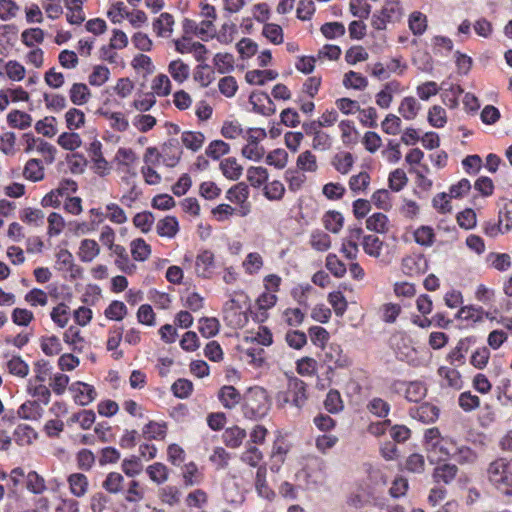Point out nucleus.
Here are the masks:
<instances>
[{
	"label": "nucleus",
	"instance_id": "f257e3e1",
	"mask_svg": "<svg viewBox=\"0 0 512 512\" xmlns=\"http://www.w3.org/2000/svg\"><path fill=\"white\" fill-rule=\"evenodd\" d=\"M275 400L278 408L297 416L308 400L307 384L297 377H290L286 388L276 394Z\"/></svg>",
	"mask_w": 512,
	"mask_h": 512
},
{
	"label": "nucleus",
	"instance_id": "f03ea898",
	"mask_svg": "<svg viewBox=\"0 0 512 512\" xmlns=\"http://www.w3.org/2000/svg\"><path fill=\"white\" fill-rule=\"evenodd\" d=\"M489 482L503 494L512 496V458H498L487 469Z\"/></svg>",
	"mask_w": 512,
	"mask_h": 512
},
{
	"label": "nucleus",
	"instance_id": "7ed1b4c3",
	"mask_svg": "<svg viewBox=\"0 0 512 512\" xmlns=\"http://www.w3.org/2000/svg\"><path fill=\"white\" fill-rule=\"evenodd\" d=\"M426 450L429 453L431 461L445 460L453 456L456 442L451 438L442 437L437 428H430L425 432Z\"/></svg>",
	"mask_w": 512,
	"mask_h": 512
},
{
	"label": "nucleus",
	"instance_id": "20e7f679",
	"mask_svg": "<svg viewBox=\"0 0 512 512\" xmlns=\"http://www.w3.org/2000/svg\"><path fill=\"white\" fill-rule=\"evenodd\" d=\"M269 410L267 391L262 387L250 388L244 396L243 413L246 418L257 419Z\"/></svg>",
	"mask_w": 512,
	"mask_h": 512
},
{
	"label": "nucleus",
	"instance_id": "39448f33",
	"mask_svg": "<svg viewBox=\"0 0 512 512\" xmlns=\"http://www.w3.org/2000/svg\"><path fill=\"white\" fill-rule=\"evenodd\" d=\"M248 196V186L243 182L234 185L227 191L226 198L230 202L240 205L237 214L241 217H245L250 213V205L247 203Z\"/></svg>",
	"mask_w": 512,
	"mask_h": 512
},
{
	"label": "nucleus",
	"instance_id": "423d86ee",
	"mask_svg": "<svg viewBox=\"0 0 512 512\" xmlns=\"http://www.w3.org/2000/svg\"><path fill=\"white\" fill-rule=\"evenodd\" d=\"M224 319L229 326L242 327L247 321V317L241 311L239 302L231 298L223 307Z\"/></svg>",
	"mask_w": 512,
	"mask_h": 512
},
{
	"label": "nucleus",
	"instance_id": "0eeeda50",
	"mask_svg": "<svg viewBox=\"0 0 512 512\" xmlns=\"http://www.w3.org/2000/svg\"><path fill=\"white\" fill-rule=\"evenodd\" d=\"M249 102L253 106V110L261 115L270 116L276 112L275 105L267 93H252Z\"/></svg>",
	"mask_w": 512,
	"mask_h": 512
},
{
	"label": "nucleus",
	"instance_id": "6e6552de",
	"mask_svg": "<svg viewBox=\"0 0 512 512\" xmlns=\"http://www.w3.org/2000/svg\"><path fill=\"white\" fill-rule=\"evenodd\" d=\"M401 268L406 275H420L426 272L427 261L422 255L407 256L402 259Z\"/></svg>",
	"mask_w": 512,
	"mask_h": 512
},
{
	"label": "nucleus",
	"instance_id": "1a4fd4ad",
	"mask_svg": "<svg viewBox=\"0 0 512 512\" xmlns=\"http://www.w3.org/2000/svg\"><path fill=\"white\" fill-rule=\"evenodd\" d=\"M214 268V254L209 250L200 252L195 261V272L202 278H210Z\"/></svg>",
	"mask_w": 512,
	"mask_h": 512
},
{
	"label": "nucleus",
	"instance_id": "9d476101",
	"mask_svg": "<svg viewBox=\"0 0 512 512\" xmlns=\"http://www.w3.org/2000/svg\"><path fill=\"white\" fill-rule=\"evenodd\" d=\"M411 416L423 423H433L439 417V408L430 403H423L411 410Z\"/></svg>",
	"mask_w": 512,
	"mask_h": 512
},
{
	"label": "nucleus",
	"instance_id": "9b49d317",
	"mask_svg": "<svg viewBox=\"0 0 512 512\" xmlns=\"http://www.w3.org/2000/svg\"><path fill=\"white\" fill-rule=\"evenodd\" d=\"M70 389L75 392V401L81 406L90 404L96 398L95 389L86 383H74Z\"/></svg>",
	"mask_w": 512,
	"mask_h": 512
},
{
	"label": "nucleus",
	"instance_id": "f8f14e48",
	"mask_svg": "<svg viewBox=\"0 0 512 512\" xmlns=\"http://www.w3.org/2000/svg\"><path fill=\"white\" fill-rule=\"evenodd\" d=\"M174 17L169 13H161L153 22V30L157 36L168 38L173 33Z\"/></svg>",
	"mask_w": 512,
	"mask_h": 512
},
{
	"label": "nucleus",
	"instance_id": "ddd939ff",
	"mask_svg": "<svg viewBox=\"0 0 512 512\" xmlns=\"http://www.w3.org/2000/svg\"><path fill=\"white\" fill-rule=\"evenodd\" d=\"M289 451V445L285 442L283 438H278L272 447L271 451V470L278 471L281 464L284 463L286 454Z\"/></svg>",
	"mask_w": 512,
	"mask_h": 512
},
{
	"label": "nucleus",
	"instance_id": "4468645a",
	"mask_svg": "<svg viewBox=\"0 0 512 512\" xmlns=\"http://www.w3.org/2000/svg\"><path fill=\"white\" fill-rule=\"evenodd\" d=\"M156 231L161 237L174 238L179 231V223L175 217L166 216L157 222Z\"/></svg>",
	"mask_w": 512,
	"mask_h": 512
},
{
	"label": "nucleus",
	"instance_id": "2eb2a0df",
	"mask_svg": "<svg viewBox=\"0 0 512 512\" xmlns=\"http://www.w3.org/2000/svg\"><path fill=\"white\" fill-rule=\"evenodd\" d=\"M67 482L69 484L71 494L75 497H83L88 491V479L82 473L71 474L68 477Z\"/></svg>",
	"mask_w": 512,
	"mask_h": 512
},
{
	"label": "nucleus",
	"instance_id": "dca6fc26",
	"mask_svg": "<svg viewBox=\"0 0 512 512\" xmlns=\"http://www.w3.org/2000/svg\"><path fill=\"white\" fill-rule=\"evenodd\" d=\"M512 228V204H505L503 209L499 212V220L497 228L492 227L491 231L487 230L490 235H495L497 232L505 233Z\"/></svg>",
	"mask_w": 512,
	"mask_h": 512
},
{
	"label": "nucleus",
	"instance_id": "f3484780",
	"mask_svg": "<svg viewBox=\"0 0 512 512\" xmlns=\"http://www.w3.org/2000/svg\"><path fill=\"white\" fill-rule=\"evenodd\" d=\"M401 386H405V398L411 402H418L422 400L427 393L425 384L421 381H412L409 383H399Z\"/></svg>",
	"mask_w": 512,
	"mask_h": 512
},
{
	"label": "nucleus",
	"instance_id": "a211bd4d",
	"mask_svg": "<svg viewBox=\"0 0 512 512\" xmlns=\"http://www.w3.org/2000/svg\"><path fill=\"white\" fill-rule=\"evenodd\" d=\"M218 397L222 405L227 409L234 408L242 399L240 392L233 386H223L219 391Z\"/></svg>",
	"mask_w": 512,
	"mask_h": 512
},
{
	"label": "nucleus",
	"instance_id": "6ab92c4d",
	"mask_svg": "<svg viewBox=\"0 0 512 512\" xmlns=\"http://www.w3.org/2000/svg\"><path fill=\"white\" fill-rule=\"evenodd\" d=\"M457 472L458 468L456 465L445 463L434 469L433 479L437 483L450 484L455 479Z\"/></svg>",
	"mask_w": 512,
	"mask_h": 512
},
{
	"label": "nucleus",
	"instance_id": "aec40b11",
	"mask_svg": "<svg viewBox=\"0 0 512 512\" xmlns=\"http://www.w3.org/2000/svg\"><path fill=\"white\" fill-rule=\"evenodd\" d=\"M23 177L32 182L41 181L44 178V167L41 161L29 159L24 166Z\"/></svg>",
	"mask_w": 512,
	"mask_h": 512
},
{
	"label": "nucleus",
	"instance_id": "412c9836",
	"mask_svg": "<svg viewBox=\"0 0 512 512\" xmlns=\"http://www.w3.org/2000/svg\"><path fill=\"white\" fill-rule=\"evenodd\" d=\"M100 253V247L95 240L84 239L80 243L78 256L83 262L93 261Z\"/></svg>",
	"mask_w": 512,
	"mask_h": 512
},
{
	"label": "nucleus",
	"instance_id": "4be33fe9",
	"mask_svg": "<svg viewBox=\"0 0 512 512\" xmlns=\"http://www.w3.org/2000/svg\"><path fill=\"white\" fill-rule=\"evenodd\" d=\"M220 169L223 175L230 180H238L243 173V167L238 163L236 158L233 157L222 160Z\"/></svg>",
	"mask_w": 512,
	"mask_h": 512
},
{
	"label": "nucleus",
	"instance_id": "5701e85b",
	"mask_svg": "<svg viewBox=\"0 0 512 512\" xmlns=\"http://www.w3.org/2000/svg\"><path fill=\"white\" fill-rule=\"evenodd\" d=\"M246 438V431L238 426L227 428L223 433V441L230 448L239 447Z\"/></svg>",
	"mask_w": 512,
	"mask_h": 512
},
{
	"label": "nucleus",
	"instance_id": "b1692460",
	"mask_svg": "<svg viewBox=\"0 0 512 512\" xmlns=\"http://www.w3.org/2000/svg\"><path fill=\"white\" fill-rule=\"evenodd\" d=\"M45 39V32L39 27L28 28L21 33V42L29 48H34L37 44H42Z\"/></svg>",
	"mask_w": 512,
	"mask_h": 512
},
{
	"label": "nucleus",
	"instance_id": "393cba45",
	"mask_svg": "<svg viewBox=\"0 0 512 512\" xmlns=\"http://www.w3.org/2000/svg\"><path fill=\"white\" fill-rule=\"evenodd\" d=\"M168 72L176 82L183 83L190 75V68L181 59H176L169 63Z\"/></svg>",
	"mask_w": 512,
	"mask_h": 512
},
{
	"label": "nucleus",
	"instance_id": "a878e982",
	"mask_svg": "<svg viewBox=\"0 0 512 512\" xmlns=\"http://www.w3.org/2000/svg\"><path fill=\"white\" fill-rule=\"evenodd\" d=\"M3 73L14 82L22 81L26 75V68L17 60H9L3 66Z\"/></svg>",
	"mask_w": 512,
	"mask_h": 512
},
{
	"label": "nucleus",
	"instance_id": "bb28decb",
	"mask_svg": "<svg viewBox=\"0 0 512 512\" xmlns=\"http://www.w3.org/2000/svg\"><path fill=\"white\" fill-rule=\"evenodd\" d=\"M7 122L14 128L24 130L32 125V117L26 112L12 110L7 115Z\"/></svg>",
	"mask_w": 512,
	"mask_h": 512
},
{
	"label": "nucleus",
	"instance_id": "cd10ccee",
	"mask_svg": "<svg viewBox=\"0 0 512 512\" xmlns=\"http://www.w3.org/2000/svg\"><path fill=\"white\" fill-rule=\"evenodd\" d=\"M383 241L375 235L363 236L362 247L364 252L370 257L379 258L381 256Z\"/></svg>",
	"mask_w": 512,
	"mask_h": 512
},
{
	"label": "nucleus",
	"instance_id": "c85d7f7f",
	"mask_svg": "<svg viewBox=\"0 0 512 512\" xmlns=\"http://www.w3.org/2000/svg\"><path fill=\"white\" fill-rule=\"evenodd\" d=\"M366 228L376 233H386L389 230L388 217L383 213H374L367 218Z\"/></svg>",
	"mask_w": 512,
	"mask_h": 512
},
{
	"label": "nucleus",
	"instance_id": "c756f323",
	"mask_svg": "<svg viewBox=\"0 0 512 512\" xmlns=\"http://www.w3.org/2000/svg\"><path fill=\"white\" fill-rule=\"evenodd\" d=\"M26 488L29 492L40 495L47 489L45 479L36 471H30L25 476Z\"/></svg>",
	"mask_w": 512,
	"mask_h": 512
},
{
	"label": "nucleus",
	"instance_id": "7c9ffc66",
	"mask_svg": "<svg viewBox=\"0 0 512 512\" xmlns=\"http://www.w3.org/2000/svg\"><path fill=\"white\" fill-rule=\"evenodd\" d=\"M90 90L84 83H74L69 91V97L74 105H83L90 99Z\"/></svg>",
	"mask_w": 512,
	"mask_h": 512
},
{
	"label": "nucleus",
	"instance_id": "2f4dec72",
	"mask_svg": "<svg viewBox=\"0 0 512 512\" xmlns=\"http://www.w3.org/2000/svg\"><path fill=\"white\" fill-rule=\"evenodd\" d=\"M278 73L273 70H251L245 75V79L252 85H264L269 80H274Z\"/></svg>",
	"mask_w": 512,
	"mask_h": 512
},
{
	"label": "nucleus",
	"instance_id": "473e14b6",
	"mask_svg": "<svg viewBox=\"0 0 512 512\" xmlns=\"http://www.w3.org/2000/svg\"><path fill=\"white\" fill-rule=\"evenodd\" d=\"M420 110V104L414 97H405L398 108L400 115L406 120L414 119Z\"/></svg>",
	"mask_w": 512,
	"mask_h": 512
},
{
	"label": "nucleus",
	"instance_id": "72a5a7b5",
	"mask_svg": "<svg viewBox=\"0 0 512 512\" xmlns=\"http://www.w3.org/2000/svg\"><path fill=\"white\" fill-rule=\"evenodd\" d=\"M213 22L214 21L211 20H202L199 25H195L193 21L186 20V26L194 28L195 34L205 40L207 38L215 37L216 35Z\"/></svg>",
	"mask_w": 512,
	"mask_h": 512
},
{
	"label": "nucleus",
	"instance_id": "f704fd0d",
	"mask_svg": "<svg viewBox=\"0 0 512 512\" xmlns=\"http://www.w3.org/2000/svg\"><path fill=\"white\" fill-rule=\"evenodd\" d=\"M354 164V157L349 152L337 153L332 160V165L341 174L346 175Z\"/></svg>",
	"mask_w": 512,
	"mask_h": 512
},
{
	"label": "nucleus",
	"instance_id": "c9c22d12",
	"mask_svg": "<svg viewBox=\"0 0 512 512\" xmlns=\"http://www.w3.org/2000/svg\"><path fill=\"white\" fill-rule=\"evenodd\" d=\"M237 33V25L232 21L228 20L221 25L219 31L216 32L215 37L222 44H230L234 41Z\"/></svg>",
	"mask_w": 512,
	"mask_h": 512
},
{
	"label": "nucleus",
	"instance_id": "e433bc0d",
	"mask_svg": "<svg viewBox=\"0 0 512 512\" xmlns=\"http://www.w3.org/2000/svg\"><path fill=\"white\" fill-rule=\"evenodd\" d=\"M58 145L68 151H75L82 145V139L78 133L73 131L63 132L57 139Z\"/></svg>",
	"mask_w": 512,
	"mask_h": 512
},
{
	"label": "nucleus",
	"instance_id": "4c0bfd02",
	"mask_svg": "<svg viewBox=\"0 0 512 512\" xmlns=\"http://www.w3.org/2000/svg\"><path fill=\"white\" fill-rule=\"evenodd\" d=\"M370 175L366 171H361L349 179V188L353 193H365L370 185Z\"/></svg>",
	"mask_w": 512,
	"mask_h": 512
},
{
	"label": "nucleus",
	"instance_id": "58836bf2",
	"mask_svg": "<svg viewBox=\"0 0 512 512\" xmlns=\"http://www.w3.org/2000/svg\"><path fill=\"white\" fill-rule=\"evenodd\" d=\"M199 332L205 338H211L218 334L220 329V323L218 319L214 317H202L198 321Z\"/></svg>",
	"mask_w": 512,
	"mask_h": 512
},
{
	"label": "nucleus",
	"instance_id": "ea45409f",
	"mask_svg": "<svg viewBox=\"0 0 512 512\" xmlns=\"http://www.w3.org/2000/svg\"><path fill=\"white\" fill-rule=\"evenodd\" d=\"M263 265V257L258 252L249 253L242 263L245 273L249 275L257 274L262 269Z\"/></svg>",
	"mask_w": 512,
	"mask_h": 512
},
{
	"label": "nucleus",
	"instance_id": "a19ab883",
	"mask_svg": "<svg viewBox=\"0 0 512 512\" xmlns=\"http://www.w3.org/2000/svg\"><path fill=\"white\" fill-rule=\"evenodd\" d=\"M124 477L118 472H110L103 481V488L112 494H117L124 489Z\"/></svg>",
	"mask_w": 512,
	"mask_h": 512
},
{
	"label": "nucleus",
	"instance_id": "79ce46f5",
	"mask_svg": "<svg viewBox=\"0 0 512 512\" xmlns=\"http://www.w3.org/2000/svg\"><path fill=\"white\" fill-rule=\"evenodd\" d=\"M27 392L36 399L37 403L41 402L47 405L50 401L51 392L44 384H34L32 380L27 385Z\"/></svg>",
	"mask_w": 512,
	"mask_h": 512
},
{
	"label": "nucleus",
	"instance_id": "37998d69",
	"mask_svg": "<svg viewBox=\"0 0 512 512\" xmlns=\"http://www.w3.org/2000/svg\"><path fill=\"white\" fill-rule=\"evenodd\" d=\"M17 415L25 420H37L41 416V408L37 401H26L17 410Z\"/></svg>",
	"mask_w": 512,
	"mask_h": 512
},
{
	"label": "nucleus",
	"instance_id": "c03bdc74",
	"mask_svg": "<svg viewBox=\"0 0 512 512\" xmlns=\"http://www.w3.org/2000/svg\"><path fill=\"white\" fill-rule=\"evenodd\" d=\"M65 123L66 127L70 131L78 130L82 128L85 124V114L83 111L77 108H70L65 113Z\"/></svg>",
	"mask_w": 512,
	"mask_h": 512
},
{
	"label": "nucleus",
	"instance_id": "a18cd8bd",
	"mask_svg": "<svg viewBox=\"0 0 512 512\" xmlns=\"http://www.w3.org/2000/svg\"><path fill=\"white\" fill-rule=\"evenodd\" d=\"M44 218H45L44 212L40 209L28 207V208L23 209L20 212V219L24 223H26L28 225L36 226V227L43 225Z\"/></svg>",
	"mask_w": 512,
	"mask_h": 512
},
{
	"label": "nucleus",
	"instance_id": "49530a36",
	"mask_svg": "<svg viewBox=\"0 0 512 512\" xmlns=\"http://www.w3.org/2000/svg\"><path fill=\"white\" fill-rule=\"evenodd\" d=\"M131 254L136 261H145L151 254V247L142 238L133 240L130 244Z\"/></svg>",
	"mask_w": 512,
	"mask_h": 512
},
{
	"label": "nucleus",
	"instance_id": "de8ad7c7",
	"mask_svg": "<svg viewBox=\"0 0 512 512\" xmlns=\"http://www.w3.org/2000/svg\"><path fill=\"white\" fill-rule=\"evenodd\" d=\"M459 464H474L477 461V453L470 447L456 444L454 448L453 456Z\"/></svg>",
	"mask_w": 512,
	"mask_h": 512
},
{
	"label": "nucleus",
	"instance_id": "09e8293b",
	"mask_svg": "<svg viewBox=\"0 0 512 512\" xmlns=\"http://www.w3.org/2000/svg\"><path fill=\"white\" fill-rule=\"evenodd\" d=\"M146 473L148 474L151 481L158 485L168 480V468L160 462L149 465L146 468Z\"/></svg>",
	"mask_w": 512,
	"mask_h": 512
},
{
	"label": "nucleus",
	"instance_id": "8fccbe9b",
	"mask_svg": "<svg viewBox=\"0 0 512 512\" xmlns=\"http://www.w3.org/2000/svg\"><path fill=\"white\" fill-rule=\"evenodd\" d=\"M268 171L266 168L257 166L250 167L247 169V180L251 184V186L255 188H259L268 180Z\"/></svg>",
	"mask_w": 512,
	"mask_h": 512
},
{
	"label": "nucleus",
	"instance_id": "3c124183",
	"mask_svg": "<svg viewBox=\"0 0 512 512\" xmlns=\"http://www.w3.org/2000/svg\"><path fill=\"white\" fill-rule=\"evenodd\" d=\"M138 160L137 154L131 148H119L115 155V161L118 165L126 169H133V166Z\"/></svg>",
	"mask_w": 512,
	"mask_h": 512
},
{
	"label": "nucleus",
	"instance_id": "603ef678",
	"mask_svg": "<svg viewBox=\"0 0 512 512\" xmlns=\"http://www.w3.org/2000/svg\"><path fill=\"white\" fill-rule=\"evenodd\" d=\"M343 85L346 88L364 90L368 86V80L360 73L351 70L345 73L343 77Z\"/></svg>",
	"mask_w": 512,
	"mask_h": 512
},
{
	"label": "nucleus",
	"instance_id": "864d4df0",
	"mask_svg": "<svg viewBox=\"0 0 512 512\" xmlns=\"http://www.w3.org/2000/svg\"><path fill=\"white\" fill-rule=\"evenodd\" d=\"M204 140L205 137L201 132L185 131L181 135L183 145L192 151H198L202 147Z\"/></svg>",
	"mask_w": 512,
	"mask_h": 512
},
{
	"label": "nucleus",
	"instance_id": "5fc2aeb1",
	"mask_svg": "<svg viewBox=\"0 0 512 512\" xmlns=\"http://www.w3.org/2000/svg\"><path fill=\"white\" fill-rule=\"evenodd\" d=\"M47 223H48L47 234L50 237H55V236L60 235L66 226L63 216L56 212H52L48 215Z\"/></svg>",
	"mask_w": 512,
	"mask_h": 512
},
{
	"label": "nucleus",
	"instance_id": "6e6d98bb",
	"mask_svg": "<svg viewBox=\"0 0 512 512\" xmlns=\"http://www.w3.org/2000/svg\"><path fill=\"white\" fill-rule=\"evenodd\" d=\"M438 374L446 381L447 386L454 389H460L462 387L461 375L455 368L440 367Z\"/></svg>",
	"mask_w": 512,
	"mask_h": 512
},
{
	"label": "nucleus",
	"instance_id": "4d7b16f0",
	"mask_svg": "<svg viewBox=\"0 0 512 512\" xmlns=\"http://www.w3.org/2000/svg\"><path fill=\"white\" fill-rule=\"evenodd\" d=\"M153 92L161 97L167 96L171 93V81L166 74H158L154 77L151 83Z\"/></svg>",
	"mask_w": 512,
	"mask_h": 512
},
{
	"label": "nucleus",
	"instance_id": "13d9d810",
	"mask_svg": "<svg viewBox=\"0 0 512 512\" xmlns=\"http://www.w3.org/2000/svg\"><path fill=\"white\" fill-rule=\"evenodd\" d=\"M264 196L271 201H279L284 197L285 186L279 180L267 183L263 188Z\"/></svg>",
	"mask_w": 512,
	"mask_h": 512
},
{
	"label": "nucleus",
	"instance_id": "bf43d9fd",
	"mask_svg": "<svg viewBox=\"0 0 512 512\" xmlns=\"http://www.w3.org/2000/svg\"><path fill=\"white\" fill-rule=\"evenodd\" d=\"M408 24L414 35H422L427 29V17L419 11H415L410 14Z\"/></svg>",
	"mask_w": 512,
	"mask_h": 512
},
{
	"label": "nucleus",
	"instance_id": "052dcab7",
	"mask_svg": "<svg viewBox=\"0 0 512 512\" xmlns=\"http://www.w3.org/2000/svg\"><path fill=\"white\" fill-rule=\"evenodd\" d=\"M343 222L342 214L336 211H329L323 216L324 227L332 233H338L343 227Z\"/></svg>",
	"mask_w": 512,
	"mask_h": 512
},
{
	"label": "nucleus",
	"instance_id": "680f3d73",
	"mask_svg": "<svg viewBox=\"0 0 512 512\" xmlns=\"http://www.w3.org/2000/svg\"><path fill=\"white\" fill-rule=\"evenodd\" d=\"M103 116L108 121L110 127L116 131L124 132L129 127L127 118L121 112H104Z\"/></svg>",
	"mask_w": 512,
	"mask_h": 512
},
{
	"label": "nucleus",
	"instance_id": "e2e57ef3",
	"mask_svg": "<svg viewBox=\"0 0 512 512\" xmlns=\"http://www.w3.org/2000/svg\"><path fill=\"white\" fill-rule=\"evenodd\" d=\"M7 369L10 374L20 378H25L29 373L28 364L20 356H13L7 362Z\"/></svg>",
	"mask_w": 512,
	"mask_h": 512
},
{
	"label": "nucleus",
	"instance_id": "0e129e2a",
	"mask_svg": "<svg viewBox=\"0 0 512 512\" xmlns=\"http://www.w3.org/2000/svg\"><path fill=\"white\" fill-rule=\"evenodd\" d=\"M296 164L298 169L306 172H315L318 169L316 156L309 150L298 156Z\"/></svg>",
	"mask_w": 512,
	"mask_h": 512
},
{
	"label": "nucleus",
	"instance_id": "69168bd1",
	"mask_svg": "<svg viewBox=\"0 0 512 512\" xmlns=\"http://www.w3.org/2000/svg\"><path fill=\"white\" fill-rule=\"evenodd\" d=\"M262 34L275 45L281 44L284 40L281 26L275 23H265L263 26Z\"/></svg>",
	"mask_w": 512,
	"mask_h": 512
},
{
	"label": "nucleus",
	"instance_id": "338daca9",
	"mask_svg": "<svg viewBox=\"0 0 512 512\" xmlns=\"http://www.w3.org/2000/svg\"><path fill=\"white\" fill-rule=\"evenodd\" d=\"M415 242L421 246L430 247L435 240V233L430 226H421L414 232Z\"/></svg>",
	"mask_w": 512,
	"mask_h": 512
},
{
	"label": "nucleus",
	"instance_id": "774afa93",
	"mask_svg": "<svg viewBox=\"0 0 512 512\" xmlns=\"http://www.w3.org/2000/svg\"><path fill=\"white\" fill-rule=\"evenodd\" d=\"M35 130L45 137H53L57 133V120L55 117H45L37 121Z\"/></svg>",
	"mask_w": 512,
	"mask_h": 512
}]
</instances>
